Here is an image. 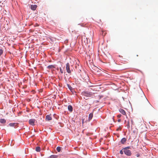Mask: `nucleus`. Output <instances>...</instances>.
Listing matches in <instances>:
<instances>
[{
	"mask_svg": "<svg viewBox=\"0 0 158 158\" xmlns=\"http://www.w3.org/2000/svg\"><path fill=\"white\" fill-rule=\"evenodd\" d=\"M123 152H123V149L122 150L120 151V153L121 154H123Z\"/></svg>",
	"mask_w": 158,
	"mask_h": 158,
	"instance_id": "nucleus-21",
	"label": "nucleus"
},
{
	"mask_svg": "<svg viewBox=\"0 0 158 158\" xmlns=\"http://www.w3.org/2000/svg\"><path fill=\"white\" fill-rule=\"evenodd\" d=\"M131 122H132L133 121H132V120H131Z\"/></svg>",
	"mask_w": 158,
	"mask_h": 158,
	"instance_id": "nucleus-29",
	"label": "nucleus"
},
{
	"mask_svg": "<svg viewBox=\"0 0 158 158\" xmlns=\"http://www.w3.org/2000/svg\"><path fill=\"white\" fill-rule=\"evenodd\" d=\"M46 119L48 121H50L52 120V118L51 115H47L46 117Z\"/></svg>",
	"mask_w": 158,
	"mask_h": 158,
	"instance_id": "nucleus-8",
	"label": "nucleus"
},
{
	"mask_svg": "<svg viewBox=\"0 0 158 158\" xmlns=\"http://www.w3.org/2000/svg\"><path fill=\"white\" fill-rule=\"evenodd\" d=\"M120 130V128H118L117 129V130Z\"/></svg>",
	"mask_w": 158,
	"mask_h": 158,
	"instance_id": "nucleus-26",
	"label": "nucleus"
},
{
	"mask_svg": "<svg viewBox=\"0 0 158 158\" xmlns=\"http://www.w3.org/2000/svg\"><path fill=\"white\" fill-rule=\"evenodd\" d=\"M61 147L58 146L57 147L56 150L58 152H59L61 151Z\"/></svg>",
	"mask_w": 158,
	"mask_h": 158,
	"instance_id": "nucleus-18",
	"label": "nucleus"
},
{
	"mask_svg": "<svg viewBox=\"0 0 158 158\" xmlns=\"http://www.w3.org/2000/svg\"><path fill=\"white\" fill-rule=\"evenodd\" d=\"M127 128H129L130 127V123L129 121H128L127 122Z\"/></svg>",
	"mask_w": 158,
	"mask_h": 158,
	"instance_id": "nucleus-19",
	"label": "nucleus"
},
{
	"mask_svg": "<svg viewBox=\"0 0 158 158\" xmlns=\"http://www.w3.org/2000/svg\"><path fill=\"white\" fill-rule=\"evenodd\" d=\"M68 109L69 111L71 112L73 111V107L71 105H69L68 106Z\"/></svg>",
	"mask_w": 158,
	"mask_h": 158,
	"instance_id": "nucleus-10",
	"label": "nucleus"
},
{
	"mask_svg": "<svg viewBox=\"0 0 158 158\" xmlns=\"http://www.w3.org/2000/svg\"><path fill=\"white\" fill-rule=\"evenodd\" d=\"M119 111L121 113L123 114L124 115H126V113L125 110L122 109H120L119 110Z\"/></svg>",
	"mask_w": 158,
	"mask_h": 158,
	"instance_id": "nucleus-9",
	"label": "nucleus"
},
{
	"mask_svg": "<svg viewBox=\"0 0 158 158\" xmlns=\"http://www.w3.org/2000/svg\"><path fill=\"white\" fill-rule=\"evenodd\" d=\"M130 148L129 147L123 149L124 153L127 156H130L131 155V152L130 150L128 149Z\"/></svg>",
	"mask_w": 158,
	"mask_h": 158,
	"instance_id": "nucleus-1",
	"label": "nucleus"
},
{
	"mask_svg": "<svg viewBox=\"0 0 158 158\" xmlns=\"http://www.w3.org/2000/svg\"><path fill=\"white\" fill-rule=\"evenodd\" d=\"M3 51L2 49H0V56L3 53Z\"/></svg>",
	"mask_w": 158,
	"mask_h": 158,
	"instance_id": "nucleus-20",
	"label": "nucleus"
},
{
	"mask_svg": "<svg viewBox=\"0 0 158 158\" xmlns=\"http://www.w3.org/2000/svg\"><path fill=\"white\" fill-rule=\"evenodd\" d=\"M102 34L103 35V31H102Z\"/></svg>",
	"mask_w": 158,
	"mask_h": 158,
	"instance_id": "nucleus-27",
	"label": "nucleus"
},
{
	"mask_svg": "<svg viewBox=\"0 0 158 158\" xmlns=\"http://www.w3.org/2000/svg\"><path fill=\"white\" fill-rule=\"evenodd\" d=\"M106 33H104V35H106Z\"/></svg>",
	"mask_w": 158,
	"mask_h": 158,
	"instance_id": "nucleus-28",
	"label": "nucleus"
},
{
	"mask_svg": "<svg viewBox=\"0 0 158 158\" xmlns=\"http://www.w3.org/2000/svg\"><path fill=\"white\" fill-rule=\"evenodd\" d=\"M68 86L69 89L71 90L72 92H73V88L70 86L69 85H68Z\"/></svg>",
	"mask_w": 158,
	"mask_h": 158,
	"instance_id": "nucleus-13",
	"label": "nucleus"
},
{
	"mask_svg": "<svg viewBox=\"0 0 158 158\" xmlns=\"http://www.w3.org/2000/svg\"><path fill=\"white\" fill-rule=\"evenodd\" d=\"M36 121V120L34 119H30L29 121V124L32 126H34L35 125V123Z\"/></svg>",
	"mask_w": 158,
	"mask_h": 158,
	"instance_id": "nucleus-4",
	"label": "nucleus"
},
{
	"mask_svg": "<svg viewBox=\"0 0 158 158\" xmlns=\"http://www.w3.org/2000/svg\"><path fill=\"white\" fill-rule=\"evenodd\" d=\"M18 124L16 123H10L9 124V125L10 127H16L17 126Z\"/></svg>",
	"mask_w": 158,
	"mask_h": 158,
	"instance_id": "nucleus-6",
	"label": "nucleus"
},
{
	"mask_svg": "<svg viewBox=\"0 0 158 158\" xmlns=\"http://www.w3.org/2000/svg\"><path fill=\"white\" fill-rule=\"evenodd\" d=\"M37 7V6L35 5H31V9L33 10H35Z\"/></svg>",
	"mask_w": 158,
	"mask_h": 158,
	"instance_id": "nucleus-7",
	"label": "nucleus"
},
{
	"mask_svg": "<svg viewBox=\"0 0 158 158\" xmlns=\"http://www.w3.org/2000/svg\"><path fill=\"white\" fill-rule=\"evenodd\" d=\"M66 70L67 72L69 73H71V71L70 69V66L69 63H67L66 64Z\"/></svg>",
	"mask_w": 158,
	"mask_h": 158,
	"instance_id": "nucleus-5",
	"label": "nucleus"
},
{
	"mask_svg": "<svg viewBox=\"0 0 158 158\" xmlns=\"http://www.w3.org/2000/svg\"><path fill=\"white\" fill-rule=\"evenodd\" d=\"M127 139L125 138H123L121 140V142L123 143L124 144L126 142Z\"/></svg>",
	"mask_w": 158,
	"mask_h": 158,
	"instance_id": "nucleus-12",
	"label": "nucleus"
},
{
	"mask_svg": "<svg viewBox=\"0 0 158 158\" xmlns=\"http://www.w3.org/2000/svg\"><path fill=\"white\" fill-rule=\"evenodd\" d=\"M83 94L84 96L87 97H90L92 95V93L90 92H84L83 93Z\"/></svg>",
	"mask_w": 158,
	"mask_h": 158,
	"instance_id": "nucleus-3",
	"label": "nucleus"
},
{
	"mask_svg": "<svg viewBox=\"0 0 158 158\" xmlns=\"http://www.w3.org/2000/svg\"><path fill=\"white\" fill-rule=\"evenodd\" d=\"M93 117V114L92 113H90L89 114V120L90 121L91 120L92 118Z\"/></svg>",
	"mask_w": 158,
	"mask_h": 158,
	"instance_id": "nucleus-11",
	"label": "nucleus"
},
{
	"mask_svg": "<svg viewBox=\"0 0 158 158\" xmlns=\"http://www.w3.org/2000/svg\"><path fill=\"white\" fill-rule=\"evenodd\" d=\"M121 114H118V115H117V117L118 118H120L121 117Z\"/></svg>",
	"mask_w": 158,
	"mask_h": 158,
	"instance_id": "nucleus-23",
	"label": "nucleus"
},
{
	"mask_svg": "<svg viewBox=\"0 0 158 158\" xmlns=\"http://www.w3.org/2000/svg\"><path fill=\"white\" fill-rule=\"evenodd\" d=\"M58 156L55 155H52L51 156H50V158H58Z\"/></svg>",
	"mask_w": 158,
	"mask_h": 158,
	"instance_id": "nucleus-15",
	"label": "nucleus"
},
{
	"mask_svg": "<svg viewBox=\"0 0 158 158\" xmlns=\"http://www.w3.org/2000/svg\"><path fill=\"white\" fill-rule=\"evenodd\" d=\"M136 156L137 157H139V154H137L136 155Z\"/></svg>",
	"mask_w": 158,
	"mask_h": 158,
	"instance_id": "nucleus-24",
	"label": "nucleus"
},
{
	"mask_svg": "<svg viewBox=\"0 0 158 158\" xmlns=\"http://www.w3.org/2000/svg\"><path fill=\"white\" fill-rule=\"evenodd\" d=\"M35 150L37 152H40V148L39 147H37L35 148Z\"/></svg>",
	"mask_w": 158,
	"mask_h": 158,
	"instance_id": "nucleus-17",
	"label": "nucleus"
},
{
	"mask_svg": "<svg viewBox=\"0 0 158 158\" xmlns=\"http://www.w3.org/2000/svg\"><path fill=\"white\" fill-rule=\"evenodd\" d=\"M121 120L120 119H118V122H119L121 121Z\"/></svg>",
	"mask_w": 158,
	"mask_h": 158,
	"instance_id": "nucleus-25",
	"label": "nucleus"
},
{
	"mask_svg": "<svg viewBox=\"0 0 158 158\" xmlns=\"http://www.w3.org/2000/svg\"><path fill=\"white\" fill-rule=\"evenodd\" d=\"M55 68L54 66L53 65H49L47 67V68L49 69H52V68Z\"/></svg>",
	"mask_w": 158,
	"mask_h": 158,
	"instance_id": "nucleus-16",
	"label": "nucleus"
},
{
	"mask_svg": "<svg viewBox=\"0 0 158 158\" xmlns=\"http://www.w3.org/2000/svg\"><path fill=\"white\" fill-rule=\"evenodd\" d=\"M60 71L61 73H63V70L61 68H60Z\"/></svg>",
	"mask_w": 158,
	"mask_h": 158,
	"instance_id": "nucleus-22",
	"label": "nucleus"
},
{
	"mask_svg": "<svg viewBox=\"0 0 158 158\" xmlns=\"http://www.w3.org/2000/svg\"><path fill=\"white\" fill-rule=\"evenodd\" d=\"M141 94H142V97L143 98V99L145 101L147 104H148V106H149V107H152V106L149 103L148 101V100H147V99L145 97V96L144 94L143 93V92L142 91H141Z\"/></svg>",
	"mask_w": 158,
	"mask_h": 158,
	"instance_id": "nucleus-2",
	"label": "nucleus"
},
{
	"mask_svg": "<svg viewBox=\"0 0 158 158\" xmlns=\"http://www.w3.org/2000/svg\"><path fill=\"white\" fill-rule=\"evenodd\" d=\"M0 122L2 123H4L6 122V120L4 119H1Z\"/></svg>",
	"mask_w": 158,
	"mask_h": 158,
	"instance_id": "nucleus-14",
	"label": "nucleus"
}]
</instances>
